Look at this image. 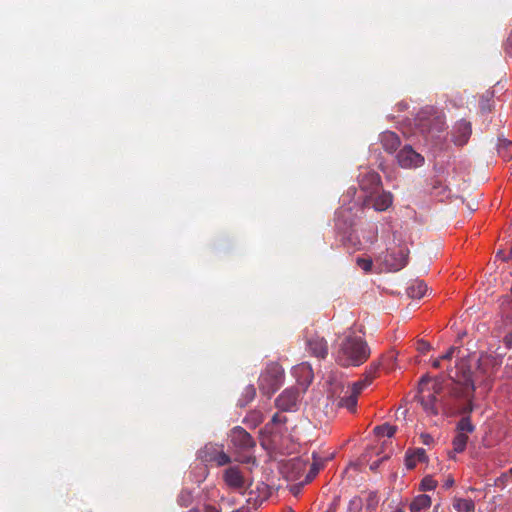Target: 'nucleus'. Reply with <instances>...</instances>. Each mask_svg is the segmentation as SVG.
<instances>
[{"label": "nucleus", "mask_w": 512, "mask_h": 512, "mask_svg": "<svg viewBox=\"0 0 512 512\" xmlns=\"http://www.w3.org/2000/svg\"><path fill=\"white\" fill-rule=\"evenodd\" d=\"M371 350L367 342L354 333H350L341 342L336 353V361L343 367H357L370 357Z\"/></svg>", "instance_id": "1"}, {"label": "nucleus", "mask_w": 512, "mask_h": 512, "mask_svg": "<svg viewBox=\"0 0 512 512\" xmlns=\"http://www.w3.org/2000/svg\"><path fill=\"white\" fill-rule=\"evenodd\" d=\"M283 377L284 371L278 363L268 364L259 376L260 391L267 396H271L282 385Z\"/></svg>", "instance_id": "2"}, {"label": "nucleus", "mask_w": 512, "mask_h": 512, "mask_svg": "<svg viewBox=\"0 0 512 512\" xmlns=\"http://www.w3.org/2000/svg\"><path fill=\"white\" fill-rule=\"evenodd\" d=\"M449 377L461 386L460 390L454 389L453 395L455 397H467L468 391H474V379L468 364V360L461 358L455 365V373H449Z\"/></svg>", "instance_id": "3"}, {"label": "nucleus", "mask_w": 512, "mask_h": 512, "mask_svg": "<svg viewBox=\"0 0 512 512\" xmlns=\"http://www.w3.org/2000/svg\"><path fill=\"white\" fill-rule=\"evenodd\" d=\"M328 397L338 408H346L351 412L356 410L358 397L350 392L349 387L345 388L342 383L332 384Z\"/></svg>", "instance_id": "4"}, {"label": "nucleus", "mask_w": 512, "mask_h": 512, "mask_svg": "<svg viewBox=\"0 0 512 512\" xmlns=\"http://www.w3.org/2000/svg\"><path fill=\"white\" fill-rule=\"evenodd\" d=\"M358 182L361 191L365 194L364 204L368 205L381 188V177L373 170H366L359 175Z\"/></svg>", "instance_id": "5"}, {"label": "nucleus", "mask_w": 512, "mask_h": 512, "mask_svg": "<svg viewBox=\"0 0 512 512\" xmlns=\"http://www.w3.org/2000/svg\"><path fill=\"white\" fill-rule=\"evenodd\" d=\"M409 251L404 246H399L391 250H387L385 255L380 257L383 264L389 271H399L404 268L408 262Z\"/></svg>", "instance_id": "6"}, {"label": "nucleus", "mask_w": 512, "mask_h": 512, "mask_svg": "<svg viewBox=\"0 0 512 512\" xmlns=\"http://www.w3.org/2000/svg\"><path fill=\"white\" fill-rule=\"evenodd\" d=\"M397 163L405 169H412L422 166L424 157L417 153L412 146L405 145L396 156Z\"/></svg>", "instance_id": "7"}, {"label": "nucleus", "mask_w": 512, "mask_h": 512, "mask_svg": "<svg viewBox=\"0 0 512 512\" xmlns=\"http://www.w3.org/2000/svg\"><path fill=\"white\" fill-rule=\"evenodd\" d=\"M230 439L237 451H248L255 446L251 435L242 427L237 426L231 430Z\"/></svg>", "instance_id": "8"}, {"label": "nucleus", "mask_w": 512, "mask_h": 512, "mask_svg": "<svg viewBox=\"0 0 512 512\" xmlns=\"http://www.w3.org/2000/svg\"><path fill=\"white\" fill-rule=\"evenodd\" d=\"M300 398V391L297 387L285 389L275 401L276 406L282 411H293L296 409Z\"/></svg>", "instance_id": "9"}, {"label": "nucleus", "mask_w": 512, "mask_h": 512, "mask_svg": "<svg viewBox=\"0 0 512 512\" xmlns=\"http://www.w3.org/2000/svg\"><path fill=\"white\" fill-rule=\"evenodd\" d=\"M308 351L314 357L324 359L328 355V344L324 337L313 335L307 339Z\"/></svg>", "instance_id": "10"}, {"label": "nucleus", "mask_w": 512, "mask_h": 512, "mask_svg": "<svg viewBox=\"0 0 512 512\" xmlns=\"http://www.w3.org/2000/svg\"><path fill=\"white\" fill-rule=\"evenodd\" d=\"M471 133V123L466 120H460L453 128V142L458 146H463L468 142Z\"/></svg>", "instance_id": "11"}, {"label": "nucleus", "mask_w": 512, "mask_h": 512, "mask_svg": "<svg viewBox=\"0 0 512 512\" xmlns=\"http://www.w3.org/2000/svg\"><path fill=\"white\" fill-rule=\"evenodd\" d=\"M379 139H380L382 148L387 153H390V154L396 152L397 149L401 145V140H400L399 136L395 132H392V131L382 132L379 136Z\"/></svg>", "instance_id": "12"}, {"label": "nucleus", "mask_w": 512, "mask_h": 512, "mask_svg": "<svg viewBox=\"0 0 512 512\" xmlns=\"http://www.w3.org/2000/svg\"><path fill=\"white\" fill-rule=\"evenodd\" d=\"M224 480L229 487L235 489L242 488L244 485L243 476L239 469L236 467H230L225 470Z\"/></svg>", "instance_id": "13"}, {"label": "nucleus", "mask_w": 512, "mask_h": 512, "mask_svg": "<svg viewBox=\"0 0 512 512\" xmlns=\"http://www.w3.org/2000/svg\"><path fill=\"white\" fill-rule=\"evenodd\" d=\"M427 461V455L423 448L408 450L405 455V465L408 469H413L418 462Z\"/></svg>", "instance_id": "14"}, {"label": "nucleus", "mask_w": 512, "mask_h": 512, "mask_svg": "<svg viewBox=\"0 0 512 512\" xmlns=\"http://www.w3.org/2000/svg\"><path fill=\"white\" fill-rule=\"evenodd\" d=\"M496 365V359L487 354H482L478 359V367L475 374H483L484 376H490L493 367Z\"/></svg>", "instance_id": "15"}, {"label": "nucleus", "mask_w": 512, "mask_h": 512, "mask_svg": "<svg viewBox=\"0 0 512 512\" xmlns=\"http://www.w3.org/2000/svg\"><path fill=\"white\" fill-rule=\"evenodd\" d=\"M372 200V206L376 211H385L392 205L393 196L390 192H382L370 201Z\"/></svg>", "instance_id": "16"}, {"label": "nucleus", "mask_w": 512, "mask_h": 512, "mask_svg": "<svg viewBox=\"0 0 512 512\" xmlns=\"http://www.w3.org/2000/svg\"><path fill=\"white\" fill-rule=\"evenodd\" d=\"M257 491L251 489L248 493L247 501L249 503H253L254 505L262 503L268 497V487L264 484L258 485L256 487Z\"/></svg>", "instance_id": "17"}, {"label": "nucleus", "mask_w": 512, "mask_h": 512, "mask_svg": "<svg viewBox=\"0 0 512 512\" xmlns=\"http://www.w3.org/2000/svg\"><path fill=\"white\" fill-rule=\"evenodd\" d=\"M431 497L426 494L416 496L410 503L409 509L411 512H420L428 509L431 506Z\"/></svg>", "instance_id": "18"}, {"label": "nucleus", "mask_w": 512, "mask_h": 512, "mask_svg": "<svg viewBox=\"0 0 512 512\" xmlns=\"http://www.w3.org/2000/svg\"><path fill=\"white\" fill-rule=\"evenodd\" d=\"M436 401H437V398H436L435 393H429L428 395L421 396V398H420V403H421L423 409L426 411V413H428L430 415L438 414V410L436 407Z\"/></svg>", "instance_id": "19"}, {"label": "nucleus", "mask_w": 512, "mask_h": 512, "mask_svg": "<svg viewBox=\"0 0 512 512\" xmlns=\"http://www.w3.org/2000/svg\"><path fill=\"white\" fill-rule=\"evenodd\" d=\"M426 292L427 285L423 281H415L407 289L409 297L415 299L422 298L426 294Z\"/></svg>", "instance_id": "20"}, {"label": "nucleus", "mask_w": 512, "mask_h": 512, "mask_svg": "<svg viewBox=\"0 0 512 512\" xmlns=\"http://www.w3.org/2000/svg\"><path fill=\"white\" fill-rule=\"evenodd\" d=\"M453 508L458 512H473L475 504L472 499L454 498Z\"/></svg>", "instance_id": "21"}, {"label": "nucleus", "mask_w": 512, "mask_h": 512, "mask_svg": "<svg viewBox=\"0 0 512 512\" xmlns=\"http://www.w3.org/2000/svg\"><path fill=\"white\" fill-rule=\"evenodd\" d=\"M220 448L213 444L205 445L204 448H202L199 451V458L203 462H213L215 459L216 453L218 452Z\"/></svg>", "instance_id": "22"}, {"label": "nucleus", "mask_w": 512, "mask_h": 512, "mask_svg": "<svg viewBox=\"0 0 512 512\" xmlns=\"http://www.w3.org/2000/svg\"><path fill=\"white\" fill-rule=\"evenodd\" d=\"M467 442L468 435L463 432H457L452 441L453 452L462 453L466 449Z\"/></svg>", "instance_id": "23"}, {"label": "nucleus", "mask_w": 512, "mask_h": 512, "mask_svg": "<svg viewBox=\"0 0 512 512\" xmlns=\"http://www.w3.org/2000/svg\"><path fill=\"white\" fill-rule=\"evenodd\" d=\"M248 426L255 428L263 422V414L260 411H251L243 420Z\"/></svg>", "instance_id": "24"}, {"label": "nucleus", "mask_w": 512, "mask_h": 512, "mask_svg": "<svg viewBox=\"0 0 512 512\" xmlns=\"http://www.w3.org/2000/svg\"><path fill=\"white\" fill-rule=\"evenodd\" d=\"M493 92L486 91L480 99L479 106L483 113L490 112L492 110V99H493Z\"/></svg>", "instance_id": "25"}, {"label": "nucleus", "mask_w": 512, "mask_h": 512, "mask_svg": "<svg viewBox=\"0 0 512 512\" xmlns=\"http://www.w3.org/2000/svg\"><path fill=\"white\" fill-rule=\"evenodd\" d=\"M256 395V389L253 385H249L244 389L242 397L239 399L238 404L241 407L246 406L249 402H251Z\"/></svg>", "instance_id": "26"}, {"label": "nucleus", "mask_w": 512, "mask_h": 512, "mask_svg": "<svg viewBox=\"0 0 512 512\" xmlns=\"http://www.w3.org/2000/svg\"><path fill=\"white\" fill-rule=\"evenodd\" d=\"M395 432H396V427L393 425H390L388 423H385L380 426H376L374 428V433L377 436H387L390 438L395 434Z\"/></svg>", "instance_id": "27"}, {"label": "nucleus", "mask_w": 512, "mask_h": 512, "mask_svg": "<svg viewBox=\"0 0 512 512\" xmlns=\"http://www.w3.org/2000/svg\"><path fill=\"white\" fill-rule=\"evenodd\" d=\"M475 430L474 425L471 422L469 416H465L460 419L457 424V432H463L465 434L472 433Z\"/></svg>", "instance_id": "28"}, {"label": "nucleus", "mask_w": 512, "mask_h": 512, "mask_svg": "<svg viewBox=\"0 0 512 512\" xmlns=\"http://www.w3.org/2000/svg\"><path fill=\"white\" fill-rule=\"evenodd\" d=\"M370 384L371 382L369 381V379L363 377V379L354 382L352 386L349 387V390L352 394H355V396L358 397L362 390L369 386Z\"/></svg>", "instance_id": "29"}, {"label": "nucleus", "mask_w": 512, "mask_h": 512, "mask_svg": "<svg viewBox=\"0 0 512 512\" xmlns=\"http://www.w3.org/2000/svg\"><path fill=\"white\" fill-rule=\"evenodd\" d=\"M381 365H382V361L381 360L372 362L369 365V368L364 373V377L366 379H369V381L372 383V381L375 378V375L378 372V370L380 369Z\"/></svg>", "instance_id": "30"}, {"label": "nucleus", "mask_w": 512, "mask_h": 512, "mask_svg": "<svg viewBox=\"0 0 512 512\" xmlns=\"http://www.w3.org/2000/svg\"><path fill=\"white\" fill-rule=\"evenodd\" d=\"M499 153L505 158V159H511L512 158V142H507L506 140H499Z\"/></svg>", "instance_id": "31"}, {"label": "nucleus", "mask_w": 512, "mask_h": 512, "mask_svg": "<svg viewBox=\"0 0 512 512\" xmlns=\"http://www.w3.org/2000/svg\"><path fill=\"white\" fill-rule=\"evenodd\" d=\"M356 264L365 273L371 272L373 267V261L370 257H357Z\"/></svg>", "instance_id": "32"}, {"label": "nucleus", "mask_w": 512, "mask_h": 512, "mask_svg": "<svg viewBox=\"0 0 512 512\" xmlns=\"http://www.w3.org/2000/svg\"><path fill=\"white\" fill-rule=\"evenodd\" d=\"M379 503V497L376 492L371 491L368 493L366 498V510L367 511H373L376 509L377 505Z\"/></svg>", "instance_id": "33"}, {"label": "nucleus", "mask_w": 512, "mask_h": 512, "mask_svg": "<svg viewBox=\"0 0 512 512\" xmlns=\"http://www.w3.org/2000/svg\"><path fill=\"white\" fill-rule=\"evenodd\" d=\"M420 486L423 491H431L437 487V481L434 480L431 476H426L421 481Z\"/></svg>", "instance_id": "34"}, {"label": "nucleus", "mask_w": 512, "mask_h": 512, "mask_svg": "<svg viewBox=\"0 0 512 512\" xmlns=\"http://www.w3.org/2000/svg\"><path fill=\"white\" fill-rule=\"evenodd\" d=\"M230 461V457L222 449L218 450L215 459L213 460V462L216 463L218 466H224L230 463Z\"/></svg>", "instance_id": "35"}, {"label": "nucleus", "mask_w": 512, "mask_h": 512, "mask_svg": "<svg viewBox=\"0 0 512 512\" xmlns=\"http://www.w3.org/2000/svg\"><path fill=\"white\" fill-rule=\"evenodd\" d=\"M433 121L435 122L433 127H428V132L429 133H433L434 131L435 132H441L443 131L444 127H445V121L442 117L440 116H437L433 119Z\"/></svg>", "instance_id": "36"}, {"label": "nucleus", "mask_w": 512, "mask_h": 512, "mask_svg": "<svg viewBox=\"0 0 512 512\" xmlns=\"http://www.w3.org/2000/svg\"><path fill=\"white\" fill-rule=\"evenodd\" d=\"M362 506H363L362 499L360 497L356 496L350 500L348 509L351 512H359L362 509Z\"/></svg>", "instance_id": "37"}, {"label": "nucleus", "mask_w": 512, "mask_h": 512, "mask_svg": "<svg viewBox=\"0 0 512 512\" xmlns=\"http://www.w3.org/2000/svg\"><path fill=\"white\" fill-rule=\"evenodd\" d=\"M417 349L421 353H426V352H428L431 349V345L428 342L424 341V340H419L417 342Z\"/></svg>", "instance_id": "38"}, {"label": "nucleus", "mask_w": 512, "mask_h": 512, "mask_svg": "<svg viewBox=\"0 0 512 512\" xmlns=\"http://www.w3.org/2000/svg\"><path fill=\"white\" fill-rule=\"evenodd\" d=\"M456 351L459 352V348L452 346L448 349V351L446 353H444L443 355L440 356V359L450 360Z\"/></svg>", "instance_id": "39"}, {"label": "nucleus", "mask_w": 512, "mask_h": 512, "mask_svg": "<svg viewBox=\"0 0 512 512\" xmlns=\"http://www.w3.org/2000/svg\"><path fill=\"white\" fill-rule=\"evenodd\" d=\"M319 472V466L318 464L316 463H313L311 465V468H310V471H309V474L307 475V480L310 481L312 480L316 475L317 473Z\"/></svg>", "instance_id": "40"}, {"label": "nucleus", "mask_w": 512, "mask_h": 512, "mask_svg": "<svg viewBox=\"0 0 512 512\" xmlns=\"http://www.w3.org/2000/svg\"><path fill=\"white\" fill-rule=\"evenodd\" d=\"M505 51L512 55V29L504 45Z\"/></svg>", "instance_id": "41"}, {"label": "nucleus", "mask_w": 512, "mask_h": 512, "mask_svg": "<svg viewBox=\"0 0 512 512\" xmlns=\"http://www.w3.org/2000/svg\"><path fill=\"white\" fill-rule=\"evenodd\" d=\"M420 439L424 445H430L433 442V437L427 433H422Z\"/></svg>", "instance_id": "42"}, {"label": "nucleus", "mask_w": 512, "mask_h": 512, "mask_svg": "<svg viewBox=\"0 0 512 512\" xmlns=\"http://www.w3.org/2000/svg\"><path fill=\"white\" fill-rule=\"evenodd\" d=\"M287 420V418L285 416H281L280 414L276 413L272 419H271V422L273 424H278V423H285Z\"/></svg>", "instance_id": "43"}, {"label": "nucleus", "mask_w": 512, "mask_h": 512, "mask_svg": "<svg viewBox=\"0 0 512 512\" xmlns=\"http://www.w3.org/2000/svg\"><path fill=\"white\" fill-rule=\"evenodd\" d=\"M506 479H507V474H503L502 476H500L499 478L496 479L495 485L499 486V487L504 486Z\"/></svg>", "instance_id": "44"}, {"label": "nucleus", "mask_w": 512, "mask_h": 512, "mask_svg": "<svg viewBox=\"0 0 512 512\" xmlns=\"http://www.w3.org/2000/svg\"><path fill=\"white\" fill-rule=\"evenodd\" d=\"M454 485V479L452 477H449L445 482L443 487L448 489Z\"/></svg>", "instance_id": "45"}, {"label": "nucleus", "mask_w": 512, "mask_h": 512, "mask_svg": "<svg viewBox=\"0 0 512 512\" xmlns=\"http://www.w3.org/2000/svg\"><path fill=\"white\" fill-rule=\"evenodd\" d=\"M204 512H219V510L215 506L206 505L204 507Z\"/></svg>", "instance_id": "46"}, {"label": "nucleus", "mask_w": 512, "mask_h": 512, "mask_svg": "<svg viewBox=\"0 0 512 512\" xmlns=\"http://www.w3.org/2000/svg\"><path fill=\"white\" fill-rule=\"evenodd\" d=\"M301 487L298 485H294L290 488V491L296 496L300 492Z\"/></svg>", "instance_id": "47"}, {"label": "nucleus", "mask_w": 512, "mask_h": 512, "mask_svg": "<svg viewBox=\"0 0 512 512\" xmlns=\"http://www.w3.org/2000/svg\"><path fill=\"white\" fill-rule=\"evenodd\" d=\"M441 360H442V359H440V357H439V358H437V359H435V360H433V362H432V366H433L434 368H436V369L440 368V366H441Z\"/></svg>", "instance_id": "48"}, {"label": "nucleus", "mask_w": 512, "mask_h": 512, "mask_svg": "<svg viewBox=\"0 0 512 512\" xmlns=\"http://www.w3.org/2000/svg\"><path fill=\"white\" fill-rule=\"evenodd\" d=\"M502 259L504 261H509V260L512 259V247L510 248V251H509V253L507 255H503Z\"/></svg>", "instance_id": "49"}, {"label": "nucleus", "mask_w": 512, "mask_h": 512, "mask_svg": "<svg viewBox=\"0 0 512 512\" xmlns=\"http://www.w3.org/2000/svg\"><path fill=\"white\" fill-rule=\"evenodd\" d=\"M471 411H472V406H471V404H469L467 407H465V408L463 409V412H464V413H470Z\"/></svg>", "instance_id": "50"}, {"label": "nucleus", "mask_w": 512, "mask_h": 512, "mask_svg": "<svg viewBox=\"0 0 512 512\" xmlns=\"http://www.w3.org/2000/svg\"><path fill=\"white\" fill-rule=\"evenodd\" d=\"M378 466H379V461L374 462L373 464H371L370 469L375 470Z\"/></svg>", "instance_id": "51"}, {"label": "nucleus", "mask_w": 512, "mask_h": 512, "mask_svg": "<svg viewBox=\"0 0 512 512\" xmlns=\"http://www.w3.org/2000/svg\"><path fill=\"white\" fill-rule=\"evenodd\" d=\"M233 512H249V510L247 508H240V509L235 510Z\"/></svg>", "instance_id": "52"}, {"label": "nucleus", "mask_w": 512, "mask_h": 512, "mask_svg": "<svg viewBox=\"0 0 512 512\" xmlns=\"http://www.w3.org/2000/svg\"><path fill=\"white\" fill-rule=\"evenodd\" d=\"M439 506H440L439 504L435 505L434 512H438L439 511Z\"/></svg>", "instance_id": "53"}, {"label": "nucleus", "mask_w": 512, "mask_h": 512, "mask_svg": "<svg viewBox=\"0 0 512 512\" xmlns=\"http://www.w3.org/2000/svg\"><path fill=\"white\" fill-rule=\"evenodd\" d=\"M295 465H298V466L302 465V461H299V460H298V461H296V462H295Z\"/></svg>", "instance_id": "54"}, {"label": "nucleus", "mask_w": 512, "mask_h": 512, "mask_svg": "<svg viewBox=\"0 0 512 512\" xmlns=\"http://www.w3.org/2000/svg\"><path fill=\"white\" fill-rule=\"evenodd\" d=\"M422 127H423V128H426V127H428V124H427V123H425V122H423V123H422Z\"/></svg>", "instance_id": "55"}, {"label": "nucleus", "mask_w": 512, "mask_h": 512, "mask_svg": "<svg viewBox=\"0 0 512 512\" xmlns=\"http://www.w3.org/2000/svg\"><path fill=\"white\" fill-rule=\"evenodd\" d=\"M188 512H199V511H198V510H196V509H191V510H189Z\"/></svg>", "instance_id": "56"}, {"label": "nucleus", "mask_w": 512, "mask_h": 512, "mask_svg": "<svg viewBox=\"0 0 512 512\" xmlns=\"http://www.w3.org/2000/svg\"><path fill=\"white\" fill-rule=\"evenodd\" d=\"M394 512H404L402 509H396Z\"/></svg>", "instance_id": "57"}, {"label": "nucleus", "mask_w": 512, "mask_h": 512, "mask_svg": "<svg viewBox=\"0 0 512 512\" xmlns=\"http://www.w3.org/2000/svg\"><path fill=\"white\" fill-rule=\"evenodd\" d=\"M508 473L512 476V467L510 468Z\"/></svg>", "instance_id": "58"}]
</instances>
